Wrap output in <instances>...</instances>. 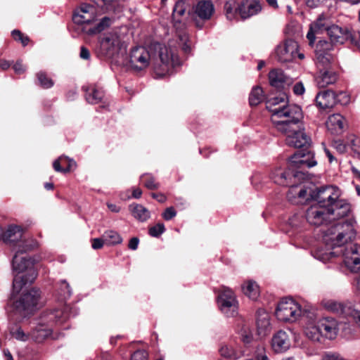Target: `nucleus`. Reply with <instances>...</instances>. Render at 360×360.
<instances>
[{
  "instance_id": "7c9ffc66",
  "label": "nucleus",
  "mask_w": 360,
  "mask_h": 360,
  "mask_svg": "<svg viewBox=\"0 0 360 360\" xmlns=\"http://www.w3.org/2000/svg\"><path fill=\"white\" fill-rule=\"evenodd\" d=\"M129 210L133 217L141 222L146 221L150 217L149 210L142 205L132 204L129 205Z\"/></svg>"
},
{
  "instance_id": "69168bd1",
  "label": "nucleus",
  "mask_w": 360,
  "mask_h": 360,
  "mask_svg": "<svg viewBox=\"0 0 360 360\" xmlns=\"http://www.w3.org/2000/svg\"><path fill=\"white\" fill-rule=\"evenodd\" d=\"M96 360H111V356L108 352L102 353L97 357Z\"/></svg>"
},
{
  "instance_id": "6e6d98bb",
  "label": "nucleus",
  "mask_w": 360,
  "mask_h": 360,
  "mask_svg": "<svg viewBox=\"0 0 360 360\" xmlns=\"http://www.w3.org/2000/svg\"><path fill=\"white\" fill-rule=\"evenodd\" d=\"M352 150L360 155V139H355L352 142Z\"/></svg>"
},
{
  "instance_id": "2eb2a0df",
  "label": "nucleus",
  "mask_w": 360,
  "mask_h": 360,
  "mask_svg": "<svg viewBox=\"0 0 360 360\" xmlns=\"http://www.w3.org/2000/svg\"><path fill=\"white\" fill-rule=\"evenodd\" d=\"M297 43L292 39H288L283 44L277 46L276 55L280 62L287 63L297 56Z\"/></svg>"
},
{
  "instance_id": "58836bf2",
  "label": "nucleus",
  "mask_w": 360,
  "mask_h": 360,
  "mask_svg": "<svg viewBox=\"0 0 360 360\" xmlns=\"http://www.w3.org/2000/svg\"><path fill=\"white\" fill-rule=\"evenodd\" d=\"M323 306L329 311L338 314L344 312L345 306L341 302L335 300H326L323 302Z\"/></svg>"
},
{
  "instance_id": "f257e3e1",
  "label": "nucleus",
  "mask_w": 360,
  "mask_h": 360,
  "mask_svg": "<svg viewBox=\"0 0 360 360\" xmlns=\"http://www.w3.org/2000/svg\"><path fill=\"white\" fill-rule=\"evenodd\" d=\"M266 107L271 112L274 127L285 136L288 146L302 148L309 145L310 138L306 134L302 121V109L297 105L289 103L285 93L268 98Z\"/></svg>"
},
{
  "instance_id": "c9c22d12",
  "label": "nucleus",
  "mask_w": 360,
  "mask_h": 360,
  "mask_svg": "<svg viewBox=\"0 0 360 360\" xmlns=\"http://www.w3.org/2000/svg\"><path fill=\"white\" fill-rule=\"evenodd\" d=\"M103 95L102 90L92 88L89 93H86V99L90 103L96 104L101 101Z\"/></svg>"
},
{
  "instance_id": "0eeeda50",
  "label": "nucleus",
  "mask_w": 360,
  "mask_h": 360,
  "mask_svg": "<svg viewBox=\"0 0 360 360\" xmlns=\"http://www.w3.org/2000/svg\"><path fill=\"white\" fill-rule=\"evenodd\" d=\"M308 312L307 310H302L301 306L292 298H285L278 303L276 316L281 321L292 323L302 316L305 318Z\"/></svg>"
},
{
  "instance_id": "79ce46f5",
  "label": "nucleus",
  "mask_w": 360,
  "mask_h": 360,
  "mask_svg": "<svg viewBox=\"0 0 360 360\" xmlns=\"http://www.w3.org/2000/svg\"><path fill=\"white\" fill-rule=\"evenodd\" d=\"M65 160H68V157L60 156L57 160H56L53 163V169L56 172L67 173L69 172V169H65L61 167V165L65 164Z\"/></svg>"
},
{
  "instance_id": "f3484780",
  "label": "nucleus",
  "mask_w": 360,
  "mask_h": 360,
  "mask_svg": "<svg viewBox=\"0 0 360 360\" xmlns=\"http://www.w3.org/2000/svg\"><path fill=\"white\" fill-rule=\"evenodd\" d=\"M26 285L23 287L22 295L18 300L15 302V306L17 308H21L22 309H29L37 304V302L39 298V293L37 290L31 289L26 290Z\"/></svg>"
},
{
  "instance_id": "20e7f679",
  "label": "nucleus",
  "mask_w": 360,
  "mask_h": 360,
  "mask_svg": "<svg viewBox=\"0 0 360 360\" xmlns=\"http://www.w3.org/2000/svg\"><path fill=\"white\" fill-rule=\"evenodd\" d=\"M98 17V8L96 6L88 4H82L74 11L72 20L75 24L86 25L82 28V32L87 35L92 36L110 27L114 21L113 18L104 16L95 23Z\"/></svg>"
},
{
  "instance_id": "5fc2aeb1",
  "label": "nucleus",
  "mask_w": 360,
  "mask_h": 360,
  "mask_svg": "<svg viewBox=\"0 0 360 360\" xmlns=\"http://www.w3.org/2000/svg\"><path fill=\"white\" fill-rule=\"evenodd\" d=\"M325 0H305L306 4L310 8H316L320 6Z\"/></svg>"
},
{
  "instance_id": "603ef678",
  "label": "nucleus",
  "mask_w": 360,
  "mask_h": 360,
  "mask_svg": "<svg viewBox=\"0 0 360 360\" xmlns=\"http://www.w3.org/2000/svg\"><path fill=\"white\" fill-rule=\"evenodd\" d=\"M13 70L16 74L20 75L25 72V68L22 64L21 62L18 61L14 65H13Z\"/></svg>"
},
{
  "instance_id": "bb28decb",
  "label": "nucleus",
  "mask_w": 360,
  "mask_h": 360,
  "mask_svg": "<svg viewBox=\"0 0 360 360\" xmlns=\"http://www.w3.org/2000/svg\"><path fill=\"white\" fill-rule=\"evenodd\" d=\"M326 125L332 134H340L343 131L345 118L340 114L331 115L328 117Z\"/></svg>"
},
{
  "instance_id": "680f3d73",
  "label": "nucleus",
  "mask_w": 360,
  "mask_h": 360,
  "mask_svg": "<svg viewBox=\"0 0 360 360\" xmlns=\"http://www.w3.org/2000/svg\"><path fill=\"white\" fill-rule=\"evenodd\" d=\"M107 206L111 212L117 213L120 211V207L115 204L108 202V203H107Z\"/></svg>"
},
{
  "instance_id": "052dcab7",
  "label": "nucleus",
  "mask_w": 360,
  "mask_h": 360,
  "mask_svg": "<svg viewBox=\"0 0 360 360\" xmlns=\"http://www.w3.org/2000/svg\"><path fill=\"white\" fill-rule=\"evenodd\" d=\"M62 284L64 285V288H65V290H64L63 292V296L65 297H70L71 295V290L69 284L65 281H63Z\"/></svg>"
},
{
  "instance_id": "e2e57ef3",
  "label": "nucleus",
  "mask_w": 360,
  "mask_h": 360,
  "mask_svg": "<svg viewBox=\"0 0 360 360\" xmlns=\"http://www.w3.org/2000/svg\"><path fill=\"white\" fill-rule=\"evenodd\" d=\"M68 164V167L65 169H69V172L76 166V162L68 158V160H65V164Z\"/></svg>"
},
{
  "instance_id": "f8f14e48",
  "label": "nucleus",
  "mask_w": 360,
  "mask_h": 360,
  "mask_svg": "<svg viewBox=\"0 0 360 360\" xmlns=\"http://www.w3.org/2000/svg\"><path fill=\"white\" fill-rule=\"evenodd\" d=\"M316 164V161L314 159V154L306 150L296 152L289 160V167L290 169H292L293 177H297L299 175V172L296 171L297 169L304 166L310 168Z\"/></svg>"
},
{
  "instance_id": "338daca9",
  "label": "nucleus",
  "mask_w": 360,
  "mask_h": 360,
  "mask_svg": "<svg viewBox=\"0 0 360 360\" xmlns=\"http://www.w3.org/2000/svg\"><path fill=\"white\" fill-rule=\"evenodd\" d=\"M11 64L6 60H0V68L5 70L10 67Z\"/></svg>"
},
{
  "instance_id": "4be33fe9",
  "label": "nucleus",
  "mask_w": 360,
  "mask_h": 360,
  "mask_svg": "<svg viewBox=\"0 0 360 360\" xmlns=\"http://www.w3.org/2000/svg\"><path fill=\"white\" fill-rule=\"evenodd\" d=\"M322 337L333 339L338 332L337 321L331 317H324L317 321Z\"/></svg>"
},
{
  "instance_id": "4c0bfd02",
  "label": "nucleus",
  "mask_w": 360,
  "mask_h": 360,
  "mask_svg": "<svg viewBox=\"0 0 360 360\" xmlns=\"http://www.w3.org/2000/svg\"><path fill=\"white\" fill-rule=\"evenodd\" d=\"M224 8L226 18L229 20H233L236 18V14L238 13L235 0L227 1Z\"/></svg>"
},
{
  "instance_id": "9d476101",
  "label": "nucleus",
  "mask_w": 360,
  "mask_h": 360,
  "mask_svg": "<svg viewBox=\"0 0 360 360\" xmlns=\"http://www.w3.org/2000/svg\"><path fill=\"white\" fill-rule=\"evenodd\" d=\"M122 46V39L118 32L115 30L105 34L100 41L101 53L109 57L118 53Z\"/></svg>"
},
{
  "instance_id": "3c124183",
  "label": "nucleus",
  "mask_w": 360,
  "mask_h": 360,
  "mask_svg": "<svg viewBox=\"0 0 360 360\" xmlns=\"http://www.w3.org/2000/svg\"><path fill=\"white\" fill-rule=\"evenodd\" d=\"M105 243L104 238H94L92 240V248L94 250L101 249Z\"/></svg>"
},
{
  "instance_id": "4d7b16f0",
  "label": "nucleus",
  "mask_w": 360,
  "mask_h": 360,
  "mask_svg": "<svg viewBox=\"0 0 360 360\" xmlns=\"http://www.w3.org/2000/svg\"><path fill=\"white\" fill-rule=\"evenodd\" d=\"M145 186L149 189H156L158 187V185L155 182V179L153 178H149L146 182Z\"/></svg>"
},
{
  "instance_id": "09e8293b",
  "label": "nucleus",
  "mask_w": 360,
  "mask_h": 360,
  "mask_svg": "<svg viewBox=\"0 0 360 360\" xmlns=\"http://www.w3.org/2000/svg\"><path fill=\"white\" fill-rule=\"evenodd\" d=\"M305 89L302 82H297L293 86V92L296 95H302Z\"/></svg>"
},
{
  "instance_id": "774afa93",
  "label": "nucleus",
  "mask_w": 360,
  "mask_h": 360,
  "mask_svg": "<svg viewBox=\"0 0 360 360\" xmlns=\"http://www.w3.org/2000/svg\"><path fill=\"white\" fill-rule=\"evenodd\" d=\"M307 190L305 188H301L297 192V197L299 198H305L307 197Z\"/></svg>"
},
{
  "instance_id": "a211bd4d",
  "label": "nucleus",
  "mask_w": 360,
  "mask_h": 360,
  "mask_svg": "<svg viewBox=\"0 0 360 360\" xmlns=\"http://www.w3.org/2000/svg\"><path fill=\"white\" fill-rule=\"evenodd\" d=\"M327 34L333 44H342L348 40L352 42L354 41L350 30L336 25H331L330 27L328 28Z\"/></svg>"
},
{
  "instance_id": "f704fd0d",
  "label": "nucleus",
  "mask_w": 360,
  "mask_h": 360,
  "mask_svg": "<svg viewBox=\"0 0 360 360\" xmlns=\"http://www.w3.org/2000/svg\"><path fill=\"white\" fill-rule=\"evenodd\" d=\"M264 98L263 90L259 86L254 87L249 96V103L251 106L257 105Z\"/></svg>"
},
{
  "instance_id": "13d9d810",
  "label": "nucleus",
  "mask_w": 360,
  "mask_h": 360,
  "mask_svg": "<svg viewBox=\"0 0 360 360\" xmlns=\"http://www.w3.org/2000/svg\"><path fill=\"white\" fill-rule=\"evenodd\" d=\"M139 243V238L134 237L130 239L128 247L129 249H131L132 250H135L138 248Z\"/></svg>"
},
{
  "instance_id": "de8ad7c7",
  "label": "nucleus",
  "mask_w": 360,
  "mask_h": 360,
  "mask_svg": "<svg viewBox=\"0 0 360 360\" xmlns=\"http://www.w3.org/2000/svg\"><path fill=\"white\" fill-rule=\"evenodd\" d=\"M176 214V212L173 207H167L165 211L162 213V217L168 221L174 217Z\"/></svg>"
},
{
  "instance_id": "423d86ee",
  "label": "nucleus",
  "mask_w": 360,
  "mask_h": 360,
  "mask_svg": "<svg viewBox=\"0 0 360 360\" xmlns=\"http://www.w3.org/2000/svg\"><path fill=\"white\" fill-rule=\"evenodd\" d=\"M43 323L38 324L31 332V338L35 342H42L49 337L52 331L50 325L62 323L65 319L63 312L60 309L44 314L41 317Z\"/></svg>"
},
{
  "instance_id": "72a5a7b5",
  "label": "nucleus",
  "mask_w": 360,
  "mask_h": 360,
  "mask_svg": "<svg viewBox=\"0 0 360 360\" xmlns=\"http://www.w3.org/2000/svg\"><path fill=\"white\" fill-rule=\"evenodd\" d=\"M105 243L109 245H115L120 244L122 241V238L120 235L112 230L106 231L103 236Z\"/></svg>"
},
{
  "instance_id": "8fccbe9b",
  "label": "nucleus",
  "mask_w": 360,
  "mask_h": 360,
  "mask_svg": "<svg viewBox=\"0 0 360 360\" xmlns=\"http://www.w3.org/2000/svg\"><path fill=\"white\" fill-rule=\"evenodd\" d=\"M333 146L340 153H343L346 150V146L340 140L335 141L333 143Z\"/></svg>"
},
{
  "instance_id": "c85d7f7f",
  "label": "nucleus",
  "mask_w": 360,
  "mask_h": 360,
  "mask_svg": "<svg viewBox=\"0 0 360 360\" xmlns=\"http://www.w3.org/2000/svg\"><path fill=\"white\" fill-rule=\"evenodd\" d=\"M22 236V231L18 226H9L6 231L1 230V240L6 243L18 241Z\"/></svg>"
},
{
  "instance_id": "6e6552de",
  "label": "nucleus",
  "mask_w": 360,
  "mask_h": 360,
  "mask_svg": "<svg viewBox=\"0 0 360 360\" xmlns=\"http://www.w3.org/2000/svg\"><path fill=\"white\" fill-rule=\"evenodd\" d=\"M310 196L317 204L329 208L340 199V191L333 186H321L311 191Z\"/></svg>"
},
{
  "instance_id": "a19ab883",
  "label": "nucleus",
  "mask_w": 360,
  "mask_h": 360,
  "mask_svg": "<svg viewBox=\"0 0 360 360\" xmlns=\"http://www.w3.org/2000/svg\"><path fill=\"white\" fill-rule=\"evenodd\" d=\"M37 79L39 81V84L44 89H49L53 86V80L48 77L46 73L43 72H39L37 74Z\"/></svg>"
},
{
  "instance_id": "dca6fc26",
  "label": "nucleus",
  "mask_w": 360,
  "mask_h": 360,
  "mask_svg": "<svg viewBox=\"0 0 360 360\" xmlns=\"http://www.w3.org/2000/svg\"><path fill=\"white\" fill-rule=\"evenodd\" d=\"M262 9L261 3L258 0H241L236 8L238 14L243 19L257 15Z\"/></svg>"
},
{
  "instance_id": "9b49d317",
  "label": "nucleus",
  "mask_w": 360,
  "mask_h": 360,
  "mask_svg": "<svg viewBox=\"0 0 360 360\" xmlns=\"http://www.w3.org/2000/svg\"><path fill=\"white\" fill-rule=\"evenodd\" d=\"M349 101L348 95L343 91L336 94L330 90L323 91L319 93L316 96L317 105L323 109L333 107L336 103L340 102L342 104H347Z\"/></svg>"
},
{
  "instance_id": "f03ea898",
  "label": "nucleus",
  "mask_w": 360,
  "mask_h": 360,
  "mask_svg": "<svg viewBox=\"0 0 360 360\" xmlns=\"http://www.w3.org/2000/svg\"><path fill=\"white\" fill-rule=\"evenodd\" d=\"M129 64L136 71L152 65L157 75L163 76L169 72L171 68L179 65L180 60L174 49L155 43L148 47L133 48L129 55Z\"/></svg>"
},
{
  "instance_id": "49530a36",
  "label": "nucleus",
  "mask_w": 360,
  "mask_h": 360,
  "mask_svg": "<svg viewBox=\"0 0 360 360\" xmlns=\"http://www.w3.org/2000/svg\"><path fill=\"white\" fill-rule=\"evenodd\" d=\"M131 360H148V354L143 350H137L131 355Z\"/></svg>"
},
{
  "instance_id": "e433bc0d",
  "label": "nucleus",
  "mask_w": 360,
  "mask_h": 360,
  "mask_svg": "<svg viewBox=\"0 0 360 360\" xmlns=\"http://www.w3.org/2000/svg\"><path fill=\"white\" fill-rule=\"evenodd\" d=\"M186 1L184 0H179L174 5L173 8L172 16L174 20L179 21V18L184 15L186 9Z\"/></svg>"
},
{
  "instance_id": "bf43d9fd",
  "label": "nucleus",
  "mask_w": 360,
  "mask_h": 360,
  "mask_svg": "<svg viewBox=\"0 0 360 360\" xmlns=\"http://www.w3.org/2000/svg\"><path fill=\"white\" fill-rule=\"evenodd\" d=\"M297 186H293L289 189L287 196L290 200H292V197H295L296 195H297L298 191H297Z\"/></svg>"
},
{
  "instance_id": "864d4df0",
  "label": "nucleus",
  "mask_w": 360,
  "mask_h": 360,
  "mask_svg": "<svg viewBox=\"0 0 360 360\" xmlns=\"http://www.w3.org/2000/svg\"><path fill=\"white\" fill-rule=\"evenodd\" d=\"M79 56L81 58L84 60H89L91 56L90 52L86 47L82 46L80 49Z\"/></svg>"
},
{
  "instance_id": "c03bdc74",
  "label": "nucleus",
  "mask_w": 360,
  "mask_h": 360,
  "mask_svg": "<svg viewBox=\"0 0 360 360\" xmlns=\"http://www.w3.org/2000/svg\"><path fill=\"white\" fill-rule=\"evenodd\" d=\"M12 36L15 40L20 41L24 46L27 45L30 41L27 36H24L20 31L18 30H14L12 32Z\"/></svg>"
},
{
  "instance_id": "37998d69",
  "label": "nucleus",
  "mask_w": 360,
  "mask_h": 360,
  "mask_svg": "<svg viewBox=\"0 0 360 360\" xmlns=\"http://www.w3.org/2000/svg\"><path fill=\"white\" fill-rule=\"evenodd\" d=\"M165 231L163 224L159 223L157 225L149 229V234L153 237H158Z\"/></svg>"
},
{
  "instance_id": "0e129e2a",
  "label": "nucleus",
  "mask_w": 360,
  "mask_h": 360,
  "mask_svg": "<svg viewBox=\"0 0 360 360\" xmlns=\"http://www.w3.org/2000/svg\"><path fill=\"white\" fill-rule=\"evenodd\" d=\"M152 197L157 199L160 202H164L166 200V197L162 194L152 193Z\"/></svg>"
},
{
  "instance_id": "393cba45",
  "label": "nucleus",
  "mask_w": 360,
  "mask_h": 360,
  "mask_svg": "<svg viewBox=\"0 0 360 360\" xmlns=\"http://www.w3.org/2000/svg\"><path fill=\"white\" fill-rule=\"evenodd\" d=\"M257 331L260 337H264L271 332V326L269 314L262 309L257 311Z\"/></svg>"
},
{
  "instance_id": "412c9836",
  "label": "nucleus",
  "mask_w": 360,
  "mask_h": 360,
  "mask_svg": "<svg viewBox=\"0 0 360 360\" xmlns=\"http://www.w3.org/2000/svg\"><path fill=\"white\" fill-rule=\"evenodd\" d=\"M269 84L276 89H285L290 86L293 80L284 72L279 69H274L269 73Z\"/></svg>"
},
{
  "instance_id": "c756f323",
  "label": "nucleus",
  "mask_w": 360,
  "mask_h": 360,
  "mask_svg": "<svg viewBox=\"0 0 360 360\" xmlns=\"http://www.w3.org/2000/svg\"><path fill=\"white\" fill-rule=\"evenodd\" d=\"M326 246L328 248H319L315 250L312 253L314 257L323 262H326L340 253L338 251H332L330 249L331 248L330 247Z\"/></svg>"
},
{
  "instance_id": "5701e85b",
  "label": "nucleus",
  "mask_w": 360,
  "mask_h": 360,
  "mask_svg": "<svg viewBox=\"0 0 360 360\" xmlns=\"http://www.w3.org/2000/svg\"><path fill=\"white\" fill-rule=\"evenodd\" d=\"M328 209L330 220H335L348 216L351 212V205L345 200L340 198Z\"/></svg>"
},
{
  "instance_id": "aec40b11",
  "label": "nucleus",
  "mask_w": 360,
  "mask_h": 360,
  "mask_svg": "<svg viewBox=\"0 0 360 360\" xmlns=\"http://www.w3.org/2000/svg\"><path fill=\"white\" fill-rule=\"evenodd\" d=\"M304 319H307L306 326L304 327L306 336L314 342H319L322 335L314 313L309 311Z\"/></svg>"
},
{
  "instance_id": "a18cd8bd",
  "label": "nucleus",
  "mask_w": 360,
  "mask_h": 360,
  "mask_svg": "<svg viewBox=\"0 0 360 360\" xmlns=\"http://www.w3.org/2000/svg\"><path fill=\"white\" fill-rule=\"evenodd\" d=\"M219 353L224 357L230 358L233 355L234 351L227 345H221L219 349Z\"/></svg>"
},
{
  "instance_id": "4468645a",
  "label": "nucleus",
  "mask_w": 360,
  "mask_h": 360,
  "mask_svg": "<svg viewBox=\"0 0 360 360\" xmlns=\"http://www.w3.org/2000/svg\"><path fill=\"white\" fill-rule=\"evenodd\" d=\"M334 45L330 41L320 40L316 45L315 56L317 62L323 66H326L333 60L331 51Z\"/></svg>"
},
{
  "instance_id": "b1692460",
  "label": "nucleus",
  "mask_w": 360,
  "mask_h": 360,
  "mask_svg": "<svg viewBox=\"0 0 360 360\" xmlns=\"http://www.w3.org/2000/svg\"><path fill=\"white\" fill-rule=\"evenodd\" d=\"M271 347L276 353L287 351L290 347V340L288 333L283 330L276 333L271 339Z\"/></svg>"
},
{
  "instance_id": "473e14b6",
  "label": "nucleus",
  "mask_w": 360,
  "mask_h": 360,
  "mask_svg": "<svg viewBox=\"0 0 360 360\" xmlns=\"http://www.w3.org/2000/svg\"><path fill=\"white\" fill-rule=\"evenodd\" d=\"M243 293L252 300H256L259 295V288L256 282L248 281L242 285Z\"/></svg>"
},
{
  "instance_id": "2f4dec72",
  "label": "nucleus",
  "mask_w": 360,
  "mask_h": 360,
  "mask_svg": "<svg viewBox=\"0 0 360 360\" xmlns=\"http://www.w3.org/2000/svg\"><path fill=\"white\" fill-rule=\"evenodd\" d=\"M293 176L292 169H290L288 166V171H283L281 168L276 169L271 174L274 181L279 185L288 186V179Z\"/></svg>"
},
{
  "instance_id": "a878e982",
  "label": "nucleus",
  "mask_w": 360,
  "mask_h": 360,
  "mask_svg": "<svg viewBox=\"0 0 360 360\" xmlns=\"http://www.w3.org/2000/svg\"><path fill=\"white\" fill-rule=\"evenodd\" d=\"M328 22L323 17H319L315 22L311 25L309 30L307 34V37L309 39V45L314 44L316 34H322L326 32L328 34V28L330 27Z\"/></svg>"
},
{
  "instance_id": "cd10ccee",
  "label": "nucleus",
  "mask_w": 360,
  "mask_h": 360,
  "mask_svg": "<svg viewBox=\"0 0 360 360\" xmlns=\"http://www.w3.org/2000/svg\"><path fill=\"white\" fill-rule=\"evenodd\" d=\"M338 79L335 72L332 70H321L315 78L316 85L319 88H325L329 84H334Z\"/></svg>"
},
{
  "instance_id": "7ed1b4c3",
  "label": "nucleus",
  "mask_w": 360,
  "mask_h": 360,
  "mask_svg": "<svg viewBox=\"0 0 360 360\" xmlns=\"http://www.w3.org/2000/svg\"><path fill=\"white\" fill-rule=\"evenodd\" d=\"M354 224L352 220H347L331 226L324 232L323 240L332 249L344 247L340 252L342 253L345 266L351 271L358 272L360 270V246L352 243L356 236Z\"/></svg>"
},
{
  "instance_id": "39448f33",
  "label": "nucleus",
  "mask_w": 360,
  "mask_h": 360,
  "mask_svg": "<svg viewBox=\"0 0 360 360\" xmlns=\"http://www.w3.org/2000/svg\"><path fill=\"white\" fill-rule=\"evenodd\" d=\"M31 249L30 246H26L23 250L19 248L13 259V270L15 274L13 281L12 296L19 294L23 287L31 284L37 277V273L34 269V261L31 258L22 256V252Z\"/></svg>"
},
{
  "instance_id": "ddd939ff",
  "label": "nucleus",
  "mask_w": 360,
  "mask_h": 360,
  "mask_svg": "<svg viewBox=\"0 0 360 360\" xmlns=\"http://www.w3.org/2000/svg\"><path fill=\"white\" fill-rule=\"evenodd\" d=\"M307 221L314 226H320L330 220L328 209L319 204L311 205L306 212Z\"/></svg>"
},
{
  "instance_id": "ea45409f",
  "label": "nucleus",
  "mask_w": 360,
  "mask_h": 360,
  "mask_svg": "<svg viewBox=\"0 0 360 360\" xmlns=\"http://www.w3.org/2000/svg\"><path fill=\"white\" fill-rule=\"evenodd\" d=\"M11 334L13 338L15 339L26 342L31 338V333H25L21 328H17L15 329H12L11 330Z\"/></svg>"
},
{
  "instance_id": "1a4fd4ad",
  "label": "nucleus",
  "mask_w": 360,
  "mask_h": 360,
  "mask_svg": "<svg viewBox=\"0 0 360 360\" xmlns=\"http://www.w3.org/2000/svg\"><path fill=\"white\" fill-rule=\"evenodd\" d=\"M218 304L226 316H233L237 313L238 302L235 293L229 288L222 287L218 295Z\"/></svg>"
},
{
  "instance_id": "6ab92c4d",
  "label": "nucleus",
  "mask_w": 360,
  "mask_h": 360,
  "mask_svg": "<svg viewBox=\"0 0 360 360\" xmlns=\"http://www.w3.org/2000/svg\"><path fill=\"white\" fill-rule=\"evenodd\" d=\"M193 17L202 21L210 20L214 13V6L210 0H200L193 6Z\"/></svg>"
}]
</instances>
